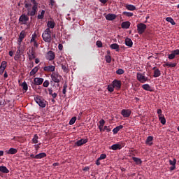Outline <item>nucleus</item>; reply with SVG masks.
Returning a JSON list of instances; mask_svg holds the SVG:
<instances>
[{"label": "nucleus", "instance_id": "obj_9", "mask_svg": "<svg viewBox=\"0 0 179 179\" xmlns=\"http://www.w3.org/2000/svg\"><path fill=\"white\" fill-rule=\"evenodd\" d=\"M47 154L45 152H40L39 154H37L36 155H34V154H31L30 157L31 159H43L44 157H46Z\"/></svg>", "mask_w": 179, "mask_h": 179}, {"label": "nucleus", "instance_id": "obj_47", "mask_svg": "<svg viewBox=\"0 0 179 179\" xmlns=\"http://www.w3.org/2000/svg\"><path fill=\"white\" fill-rule=\"evenodd\" d=\"M77 120V117L76 116H74L73 117H72L70 121H69V124L70 125H72V124H74V123L76 122Z\"/></svg>", "mask_w": 179, "mask_h": 179}, {"label": "nucleus", "instance_id": "obj_12", "mask_svg": "<svg viewBox=\"0 0 179 179\" xmlns=\"http://www.w3.org/2000/svg\"><path fill=\"white\" fill-rule=\"evenodd\" d=\"M55 21H54V20L52 19H50L48 20L47 22V27L51 31V29H53L55 27Z\"/></svg>", "mask_w": 179, "mask_h": 179}, {"label": "nucleus", "instance_id": "obj_51", "mask_svg": "<svg viewBox=\"0 0 179 179\" xmlns=\"http://www.w3.org/2000/svg\"><path fill=\"white\" fill-rule=\"evenodd\" d=\"M157 114L159 117V120H160L162 114V109H157Z\"/></svg>", "mask_w": 179, "mask_h": 179}, {"label": "nucleus", "instance_id": "obj_56", "mask_svg": "<svg viewBox=\"0 0 179 179\" xmlns=\"http://www.w3.org/2000/svg\"><path fill=\"white\" fill-rule=\"evenodd\" d=\"M105 130H107L108 133H109L111 129H110V127L105 126L104 128H103V131Z\"/></svg>", "mask_w": 179, "mask_h": 179}, {"label": "nucleus", "instance_id": "obj_34", "mask_svg": "<svg viewBox=\"0 0 179 179\" xmlns=\"http://www.w3.org/2000/svg\"><path fill=\"white\" fill-rule=\"evenodd\" d=\"M142 87H143V88L144 90H148V91H149V92H152V87H151L150 85H148V84L143 85Z\"/></svg>", "mask_w": 179, "mask_h": 179}, {"label": "nucleus", "instance_id": "obj_4", "mask_svg": "<svg viewBox=\"0 0 179 179\" xmlns=\"http://www.w3.org/2000/svg\"><path fill=\"white\" fill-rule=\"evenodd\" d=\"M34 100L36 103L38 104L40 107H41V108H45L46 107L48 102L43 97L36 96L34 98Z\"/></svg>", "mask_w": 179, "mask_h": 179}, {"label": "nucleus", "instance_id": "obj_23", "mask_svg": "<svg viewBox=\"0 0 179 179\" xmlns=\"http://www.w3.org/2000/svg\"><path fill=\"white\" fill-rule=\"evenodd\" d=\"M125 45L128 47H132L134 45V42L132 41L131 38H127L125 40Z\"/></svg>", "mask_w": 179, "mask_h": 179}, {"label": "nucleus", "instance_id": "obj_36", "mask_svg": "<svg viewBox=\"0 0 179 179\" xmlns=\"http://www.w3.org/2000/svg\"><path fill=\"white\" fill-rule=\"evenodd\" d=\"M67 88H68V85H67V83L65 82L64 85H63V90H62V93L64 94V96H66Z\"/></svg>", "mask_w": 179, "mask_h": 179}, {"label": "nucleus", "instance_id": "obj_14", "mask_svg": "<svg viewBox=\"0 0 179 179\" xmlns=\"http://www.w3.org/2000/svg\"><path fill=\"white\" fill-rule=\"evenodd\" d=\"M88 142V138H81L80 140H78L76 142L75 145L78 147H80L83 145H85Z\"/></svg>", "mask_w": 179, "mask_h": 179}, {"label": "nucleus", "instance_id": "obj_45", "mask_svg": "<svg viewBox=\"0 0 179 179\" xmlns=\"http://www.w3.org/2000/svg\"><path fill=\"white\" fill-rule=\"evenodd\" d=\"M62 69L64 71V72H68V66L66 64H62Z\"/></svg>", "mask_w": 179, "mask_h": 179}, {"label": "nucleus", "instance_id": "obj_32", "mask_svg": "<svg viewBox=\"0 0 179 179\" xmlns=\"http://www.w3.org/2000/svg\"><path fill=\"white\" fill-rule=\"evenodd\" d=\"M17 150L15 148H10V149L7 151V154H17Z\"/></svg>", "mask_w": 179, "mask_h": 179}, {"label": "nucleus", "instance_id": "obj_40", "mask_svg": "<svg viewBox=\"0 0 179 179\" xmlns=\"http://www.w3.org/2000/svg\"><path fill=\"white\" fill-rule=\"evenodd\" d=\"M159 121L161 123H162V124H166V121L164 115H162V113L160 116Z\"/></svg>", "mask_w": 179, "mask_h": 179}, {"label": "nucleus", "instance_id": "obj_7", "mask_svg": "<svg viewBox=\"0 0 179 179\" xmlns=\"http://www.w3.org/2000/svg\"><path fill=\"white\" fill-rule=\"evenodd\" d=\"M146 28H147V26L145 24L141 23L137 24V31L138 34H143Z\"/></svg>", "mask_w": 179, "mask_h": 179}, {"label": "nucleus", "instance_id": "obj_16", "mask_svg": "<svg viewBox=\"0 0 179 179\" xmlns=\"http://www.w3.org/2000/svg\"><path fill=\"white\" fill-rule=\"evenodd\" d=\"M114 89L116 88V90H120L122 86V82L119 80H114L113 81Z\"/></svg>", "mask_w": 179, "mask_h": 179}, {"label": "nucleus", "instance_id": "obj_30", "mask_svg": "<svg viewBox=\"0 0 179 179\" xmlns=\"http://www.w3.org/2000/svg\"><path fill=\"white\" fill-rule=\"evenodd\" d=\"M177 63H174V64H169V62H165L163 66L164 67L168 66L169 68H174L176 67L177 66Z\"/></svg>", "mask_w": 179, "mask_h": 179}, {"label": "nucleus", "instance_id": "obj_61", "mask_svg": "<svg viewBox=\"0 0 179 179\" xmlns=\"http://www.w3.org/2000/svg\"><path fill=\"white\" fill-rule=\"evenodd\" d=\"M57 96V92H52V97L53 99H55Z\"/></svg>", "mask_w": 179, "mask_h": 179}, {"label": "nucleus", "instance_id": "obj_24", "mask_svg": "<svg viewBox=\"0 0 179 179\" xmlns=\"http://www.w3.org/2000/svg\"><path fill=\"white\" fill-rule=\"evenodd\" d=\"M24 5H25V8L27 9V15H30L29 12H31V3H28L27 1L24 2Z\"/></svg>", "mask_w": 179, "mask_h": 179}, {"label": "nucleus", "instance_id": "obj_25", "mask_svg": "<svg viewBox=\"0 0 179 179\" xmlns=\"http://www.w3.org/2000/svg\"><path fill=\"white\" fill-rule=\"evenodd\" d=\"M121 26H122V28L127 29L128 28L130 27L131 22H129V21H124V22L122 23Z\"/></svg>", "mask_w": 179, "mask_h": 179}, {"label": "nucleus", "instance_id": "obj_10", "mask_svg": "<svg viewBox=\"0 0 179 179\" xmlns=\"http://www.w3.org/2000/svg\"><path fill=\"white\" fill-rule=\"evenodd\" d=\"M29 60H33L34 59H36V50H34V48L32 47V48L29 49Z\"/></svg>", "mask_w": 179, "mask_h": 179}, {"label": "nucleus", "instance_id": "obj_54", "mask_svg": "<svg viewBox=\"0 0 179 179\" xmlns=\"http://www.w3.org/2000/svg\"><path fill=\"white\" fill-rule=\"evenodd\" d=\"M34 147H35V149L36 150V154H37V152H38V149L41 148L40 144H35Z\"/></svg>", "mask_w": 179, "mask_h": 179}, {"label": "nucleus", "instance_id": "obj_62", "mask_svg": "<svg viewBox=\"0 0 179 179\" xmlns=\"http://www.w3.org/2000/svg\"><path fill=\"white\" fill-rule=\"evenodd\" d=\"M176 169V164H173V166H170V170L173 171Z\"/></svg>", "mask_w": 179, "mask_h": 179}, {"label": "nucleus", "instance_id": "obj_57", "mask_svg": "<svg viewBox=\"0 0 179 179\" xmlns=\"http://www.w3.org/2000/svg\"><path fill=\"white\" fill-rule=\"evenodd\" d=\"M100 161H101V159H100V157H99V158H97V159L96 161V166H100V164H101Z\"/></svg>", "mask_w": 179, "mask_h": 179}, {"label": "nucleus", "instance_id": "obj_26", "mask_svg": "<svg viewBox=\"0 0 179 179\" xmlns=\"http://www.w3.org/2000/svg\"><path fill=\"white\" fill-rule=\"evenodd\" d=\"M105 123H106V121H105L103 119H101V120L99 121V131H103V126H104Z\"/></svg>", "mask_w": 179, "mask_h": 179}, {"label": "nucleus", "instance_id": "obj_49", "mask_svg": "<svg viewBox=\"0 0 179 179\" xmlns=\"http://www.w3.org/2000/svg\"><path fill=\"white\" fill-rule=\"evenodd\" d=\"M176 158H173V161L172 159H169V164L172 166H174V164H176Z\"/></svg>", "mask_w": 179, "mask_h": 179}, {"label": "nucleus", "instance_id": "obj_29", "mask_svg": "<svg viewBox=\"0 0 179 179\" xmlns=\"http://www.w3.org/2000/svg\"><path fill=\"white\" fill-rule=\"evenodd\" d=\"M153 139H154L153 136H148L145 142L146 145H153V142H152Z\"/></svg>", "mask_w": 179, "mask_h": 179}, {"label": "nucleus", "instance_id": "obj_35", "mask_svg": "<svg viewBox=\"0 0 179 179\" xmlns=\"http://www.w3.org/2000/svg\"><path fill=\"white\" fill-rule=\"evenodd\" d=\"M125 8L127 9H128L129 10H135L136 9V6H134V5H128V4H127L125 6Z\"/></svg>", "mask_w": 179, "mask_h": 179}, {"label": "nucleus", "instance_id": "obj_22", "mask_svg": "<svg viewBox=\"0 0 179 179\" xmlns=\"http://www.w3.org/2000/svg\"><path fill=\"white\" fill-rule=\"evenodd\" d=\"M117 15H115V14H107V15L106 16V20H115V19H116Z\"/></svg>", "mask_w": 179, "mask_h": 179}, {"label": "nucleus", "instance_id": "obj_15", "mask_svg": "<svg viewBox=\"0 0 179 179\" xmlns=\"http://www.w3.org/2000/svg\"><path fill=\"white\" fill-rule=\"evenodd\" d=\"M8 62L6 61H2L1 64L0 66V75L3 74V72L7 67Z\"/></svg>", "mask_w": 179, "mask_h": 179}, {"label": "nucleus", "instance_id": "obj_5", "mask_svg": "<svg viewBox=\"0 0 179 179\" xmlns=\"http://www.w3.org/2000/svg\"><path fill=\"white\" fill-rule=\"evenodd\" d=\"M125 143L124 142H119V143L113 144L109 149L113 150H120L124 147Z\"/></svg>", "mask_w": 179, "mask_h": 179}, {"label": "nucleus", "instance_id": "obj_48", "mask_svg": "<svg viewBox=\"0 0 179 179\" xmlns=\"http://www.w3.org/2000/svg\"><path fill=\"white\" fill-rule=\"evenodd\" d=\"M105 59H106V61L108 64H110V62H111V56L106 55V56H105Z\"/></svg>", "mask_w": 179, "mask_h": 179}, {"label": "nucleus", "instance_id": "obj_41", "mask_svg": "<svg viewBox=\"0 0 179 179\" xmlns=\"http://www.w3.org/2000/svg\"><path fill=\"white\" fill-rule=\"evenodd\" d=\"M107 90H108V92H114V90H115L114 89V83H113L112 85H108Z\"/></svg>", "mask_w": 179, "mask_h": 179}, {"label": "nucleus", "instance_id": "obj_43", "mask_svg": "<svg viewBox=\"0 0 179 179\" xmlns=\"http://www.w3.org/2000/svg\"><path fill=\"white\" fill-rule=\"evenodd\" d=\"M32 142L33 143H35V144L38 143V136L37 134H35L34 136L33 137Z\"/></svg>", "mask_w": 179, "mask_h": 179}, {"label": "nucleus", "instance_id": "obj_33", "mask_svg": "<svg viewBox=\"0 0 179 179\" xmlns=\"http://www.w3.org/2000/svg\"><path fill=\"white\" fill-rule=\"evenodd\" d=\"M123 126H117L115 128L113 129V132L114 134H117L120 130L122 129Z\"/></svg>", "mask_w": 179, "mask_h": 179}, {"label": "nucleus", "instance_id": "obj_42", "mask_svg": "<svg viewBox=\"0 0 179 179\" xmlns=\"http://www.w3.org/2000/svg\"><path fill=\"white\" fill-rule=\"evenodd\" d=\"M22 89L24 90H25V92H27V90H28V85H27L26 81L22 82Z\"/></svg>", "mask_w": 179, "mask_h": 179}, {"label": "nucleus", "instance_id": "obj_19", "mask_svg": "<svg viewBox=\"0 0 179 179\" xmlns=\"http://www.w3.org/2000/svg\"><path fill=\"white\" fill-rule=\"evenodd\" d=\"M21 55H22V54H21V47H20V45H19L17 47V52H16L15 57H14L15 60V61L19 60V59L21 57Z\"/></svg>", "mask_w": 179, "mask_h": 179}, {"label": "nucleus", "instance_id": "obj_6", "mask_svg": "<svg viewBox=\"0 0 179 179\" xmlns=\"http://www.w3.org/2000/svg\"><path fill=\"white\" fill-rule=\"evenodd\" d=\"M137 80L141 83H145L148 81L149 78L142 73H137Z\"/></svg>", "mask_w": 179, "mask_h": 179}, {"label": "nucleus", "instance_id": "obj_55", "mask_svg": "<svg viewBox=\"0 0 179 179\" xmlns=\"http://www.w3.org/2000/svg\"><path fill=\"white\" fill-rule=\"evenodd\" d=\"M106 157H107L106 154H101V155H100V159H101H101H106Z\"/></svg>", "mask_w": 179, "mask_h": 179}, {"label": "nucleus", "instance_id": "obj_27", "mask_svg": "<svg viewBox=\"0 0 179 179\" xmlns=\"http://www.w3.org/2000/svg\"><path fill=\"white\" fill-rule=\"evenodd\" d=\"M0 171L4 174H8L9 173V170L8 169V168H6V166H0Z\"/></svg>", "mask_w": 179, "mask_h": 179}, {"label": "nucleus", "instance_id": "obj_31", "mask_svg": "<svg viewBox=\"0 0 179 179\" xmlns=\"http://www.w3.org/2000/svg\"><path fill=\"white\" fill-rule=\"evenodd\" d=\"M132 159L136 164H141V163H143V161H141V158L135 157L133 156Z\"/></svg>", "mask_w": 179, "mask_h": 179}, {"label": "nucleus", "instance_id": "obj_3", "mask_svg": "<svg viewBox=\"0 0 179 179\" xmlns=\"http://www.w3.org/2000/svg\"><path fill=\"white\" fill-rule=\"evenodd\" d=\"M31 2L32 3V8H31L30 12H29V14L31 17H34L36 14L37 13L38 3L36 0H31Z\"/></svg>", "mask_w": 179, "mask_h": 179}, {"label": "nucleus", "instance_id": "obj_44", "mask_svg": "<svg viewBox=\"0 0 179 179\" xmlns=\"http://www.w3.org/2000/svg\"><path fill=\"white\" fill-rule=\"evenodd\" d=\"M168 58L169 59V60H173V59H175V50H172L171 54H169Z\"/></svg>", "mask_w": 179, "mask_h": 179}, {"label": "nucleus", "instance_id": "obj_11", "mask_svg": "<svg viewBox=\"0 0 179 179\" xmlns=\"http://www.w3.org/2000/svg\"><path fill=\"white\" fill-rule=\"evenodd\" d=\"M55 57H56L55 53H54V52H52V50H50L46 54V59L47 60L52 61L55 59Z\"/></svg>", "mask_w": 179, "mask_h": 179}, {"label": "nucleus", "instance_id": "obj_53", "mask_svg": "<svg viewBox=\"0 0 179 179\" xmlns=\"http://www.w3.org/2000/svg\"><path fill=\"white\" fill-rule=\"evenodd\" d=\"M96 46L101 48L103 46L102 42L99 41H96Z\"/></svg>", "mask_w": 179, "mask_h": 179}, {"label": "nucleus", "instance_id": "obj_37", "mask_svg": "<svg viewBox=\"0 0 179 179\" xmlns=\"http://www.w3.org/2000/svg\"><path fill=\"white\" fill-rule=\"evenodd\" d=\"M45 10H42L41 14H38L37 18L38 20L43 19L45 17Z\"/></svg>", "mask_w": 179, "mask_h": 179}, {"label": "nucleus", "instance_id": "obj_50", "mask_svg": "<svg viewBox=\"0 0 179 179\" xmlns=\"http://www.w3.org/2000/svg\"><path fill=\"white\" fill-rule=\"evenodd\" d=\"M124 69H117V71H116V74H118V75L124 74Z\"/></svg>", "mask_w": 179, "mask_h": 179}, {"label": "nucleus", "instance_id": "obj_8", "mask_svg": "<svg viewBox=\"0 0 179 179\" xmlns=\"http://www.w3.org/2000/svg\"><path fill=\"white\" fill-rule=\"evenodd\" d=\"M29 20V16L26 15V14H22L20 16L19 21L22 24H27L28 21Z\"/></svg>", "mask_w": 179, "mask_h": 179}, {"label": "nucleus", "instance_id": "obj_39", "mask_svg": "<svg viewBox=\"0 0 179 179\" xmlns=\"http://www.w3.org/2000/svg\"><path fill=\"white\" fill-rule=\"evenodd\" d=\"M37 72H38V66L33 68L32 71H30V75L31 76L35 75L36 74Z\"/></svg>", "mask_w": 179, "mask_h": 179}, {"label": "nucleus", "instance_id": "obj_21", "mask_svg": "<svg viewBox=\"0 0 179 179\" xmlns=\"http://www.w3.org/2000/svg\"><path fill=\"white\" fill-rule=\"evenodd\" d=\"M25 33L24 31H21L19 38H18V45L20 46L22 41H23V38H25Z\"/></svg>", "mask_w": 179, "mask_h": 179}, {"label": "nucleus", "instance_id": "obj_20", "mask_svg": "<svg viewBox=\"0 0 179 179\" xmlns=\"http://www.w3.org/2000/svg\"><path fill=\"white\" fill-rule=\"evenodd\" d=\"M154 71V78H159L161 76V71L157 67L152 68Z\"/></svg>", "mask_w": 179, "mask_h": 179}, {"label": "nucleus", "instance_id": "obj_38", "mask_svg": "<svg viewBox=\"0 0 179 179\" xmlns=\"http://www.w3.org/2000/svg\"><path fill=\"white\" fill-rule=\"evenodd\" d=\"M166 20L170 22V24H173V26L176 24V21L173 19V17H166Z\"/></svg>", "mask_w": 179, "mask_h": 179}, {"label": "nucleus", "instance_id": "obj_64", "mask_svg": "<svg viewBox=\"0 0 179 179\" xmlns=\"http://www.w3.org/2000/svg\"><path fill=\"white\" fill-rule=\"evenodd\" d=\"M48 92H49L50 95H52V94H53V90H52L49 89V90H48Z\"/></svg>", "mask_w": 179, "mask_h": 179}, {"label": "nucleus", "instance_id": "obj_59", "mask_svg": "<svg viewBox=\"0 0 179 179\" xmlns=\"http://www.w3.org/2000/svg\"><path fill=\"white\" fill-rule=\"evenodd\" d=\"M34 47L36 48H38V42L36 41V39H35V41H34Z\"/></svg>", "mask_w": 179, "mask_h": 179}, {"label": "nucleus", "instance_id": "obj_58", "mask_svg": "<svg viewBox=\"0 0 179 179\" xmlns=\"http://www.w3.org/2000/svg\"><path fill=\"white\" fill-rule=\"evenodd\" d=\"M174 55H175V57H176V55H179V49H176L174 50Z\"/></svg>", "mask_w": 179, "mask_h": 179}, {"label": "nucleus", "instance_id": "obj_17", "mask_svg": "<svg viewBox=\"0 0 179 179\" xmlns=\"http://www.w3.org/2000/svg\"><path fill=\"white\" fill-rule=\"evenodd\" d=\"M43 71H45V72H55V66H45L44 68H43Z\"/></svg>", "mask_w": 179, "mask_h": 179}, {"label": "nucleus", "instance_id": "obj_13", "mask_svg": "<svg viewBox=\"0 0 179 179\" xmlns=\"http://www.w3.org/2000/svg\"><path fill=\"white\" fill-rule=\"evenodd\" d=\"M131 114V111L130 109H122L121 111V115H123L124 117H129Z\"/></svg>", "mask_w": 179, "mask_h": 179}, {"label": "nucleus", "instance_id": "obj_46", "mask_svg": "<svg viewBox=\"0 0 179 179\" xmlns=\"http://www.w3.org/2000/svg\"><path fill=\"white\" fill-rule=\"evenodd\" d=\"M123 15H126V17H134V13L131 12H123Z\"/></svg>", "mask_w": 179, "mask_h": 179}, {"label": "nucleus", "instance_id": "obj_18", "mask_svg": "<svg viewBox=\"0 0 179 179\" xmlns=\"http://www.w3.org/2000/svg\"><path fill=\"white\" fill-rule=\"evenodd\" d=\"M44 81V78H35L34 80V85L36 86H39L42 85Z\"/></svg>", "mask_w": 179, "mask_h": 179}, {"label": "nucleus", "instance_id": "obj_60", "mask_svg": "<svg viewBox=\"0 0 179 179\" xmlns=\"http://www.w3.org/2000/svg\"><path fill=\"white\" fill-rule=\"evenodd\" d=\"M58 48L59 50H63V45L62 43H59L58 45Z\"/></svg>", "mask_w": 179, "mask_h": 179}, {"label": "nucleus", "instance_id": "obj_52", "mask_svg": "<svg viewBox=\"0 0 179 179\" xmlns=\"http://www.w3.org/2000/svg\"><path fill=\"white\" fill-rule=\"evenodd\" d=\"M50 85V82L48 80H45V82H43V87H48Z\"/></svg>", "mask_w": 179, "mask_h": 179}, {"label": "nucleus", "instance_id": "obj_28", "mask_svg": "<svg viewBox=\"0 0 179 179\" xmlns=\"http://www.w3.org/2000/svg\"><path fill=\"white\" fill-rule=\"evenodd\" d=\"M110 48L112 50H115L116 52H120V45H117V43H112V45H110Z\"/></svg>", "mask_w": 179, "mask_h": 179}, {"label": "nucleus", "instance_id": "obj_2", "mask_svg": "<svg viewBox=\"0 0 179 179\" xmlns=\"http://www.w3.org/2000/svg\"><path fill=\"white\" fill-rule=\"evenodd\" d=\"M52 31L49 29L48 27H47L46 29L43 31L42 34V37L45 43H51L52 41Z\"/></svg>", "mask_w": 179, "mask_h": 179}, {"label": "nucleus", "instance_id": "obj_1", "mask_svg": "<svg viewBox=\"0 0 179 179\" xmlns=\"http://www.w3.org/2000/svg\"><path fill=\"white\" fill-rule=\"evenodd\" d=\"M52 81H50V85H52V83H55L57 84V87L59 86V83H61L63 79L62 75L59 74L58 71H53L50 75Z\"/></svg>", "mask_w": 179, "mask_h": 179}, {"label": "nucleus", "instance_id": "obj_63", "mask_svg": "<svg viewBox=\"0 0 179 179\" xmlns=\"http://www.w3.org/2000/svg\"><path fill=\"white\" fill-rule=\"evenodd\" d=\"M84 171H88V170H90L89 166H85V168H83Z\"/></svg>", "mask_w": 179, "mask_h": 179}]
</instances>
